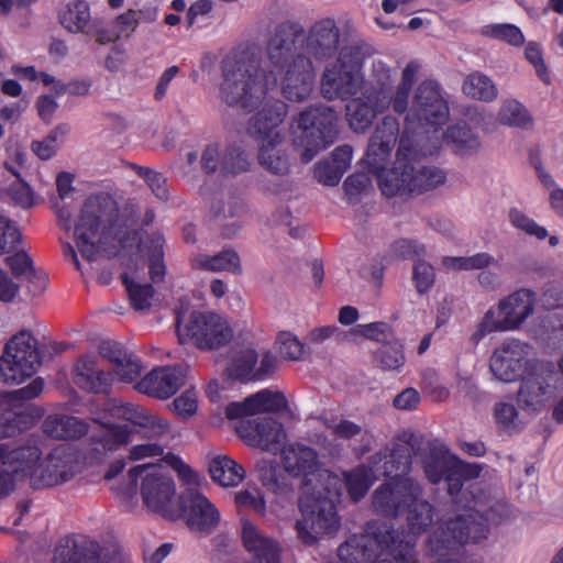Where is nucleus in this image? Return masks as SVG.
<instances>
[{
	"instance_id": "f257e3e1",
	"label": "nucleus",
	"mask_w": 563,
	"mask_h": 563,
	"mask_svg": "<svg viewBox=\"0 0 563 563\" xmlns=\"http://www.w3.org/2000/svg\"><path fill=\"white\" fill-rule=\"evenodd\" d=\"M298 42L299 37L290 30H276L266 47L268 68L261 67L260 55L254 49H243L225 57L219 86L221 101L251 112L269 102L268 96L278 85L289 101L308 99L316 74L311 60L297 52Z\"/></svg>"
},
{
	"instance_id": "f03ea898",
	"label": "nucleus",
	"mask_w": 563,
	"mask_h": 563,
	"mask_svg": "<svg viewBox=\"0 0 563 563\" xmlns=\"http://www.w3.org/2000/svg\"><path fill=\"white\" fill-rule=\"evenodd\" d=\"M422 487L411 477L382 484L373 494L374 510L385 517L406 514L407 532L391 523L371 520L363 532L351 536L338 549L341 563H417L418 538L432 525L434 507L421 498Z\"/></svg>"
},
{
	"instance_id": "7ed1b4c3",
	"label": "nucleus",
	"mask_w": 563,
	"mask_h": 563,
	"mask_svg": "<svg viewBox=\"0 0 563 563\" xmlns=\"http://www.w3.org/2000/svg\"><path fill=\"white\" fill-rule=\"evenodd\" d=\"M133 207L120 211L114 198L106 192L91 195L85 201L75 225L76 246L81 256L92 261L98 254L108 256L146 257L154 283L165 276L164 236L159 232L140 236L133 225Z\"/></svg>"
},
{
	"instance_id": "20e7f679",
	"label": "nucleus",
	"mask_w": 563,
	"mask_h": 563,
	"mask_svg": "<svg viewBox=\"0 0 563 563\" xmlns=\"http://www.w3.org/2000/svg\"><path fill=\"white\" fill-rule=\"evenodd\" d=\"M282 464L290 476L302 482L301 519L297 520L295 529L303 544L313 545L322 536L339 529L335 501L342 495V481L339 475L321 468L317 451L301 443L283 449Z\"/></svg>"
},
{
	"instance_id": "39448f33",
	"label": "nucleus",
	"mask_w": 563,
	"mask_h": 563,
	"mask_svg": "<svg viewBox=\"0 0 563 563\" xmlns=\"http://www.w3.org/2000/svg\"><path fill=\"white\" fill-rule=\"evenodd\" d=\"M398 132L397 119L390 115L385 117L372 135L366 152L367 164L377 175L378 187L387 198L409 195L407 161L411 154L407 153L409 151V132L407 130L400 137L395 166L390 169L382 168V164L396 144Z\"/></svg>"
},
{
	"instance_id": "423d86ee",
	"label": "nucleus",
	"mask_w": 563,
	"mask_h": 563,
	"mask_svg": "<svg viewBox=\"0 0 563 563\" xmlns=\"http://www.w3.org/2000/svg\"><path fill=\"white\" fill-rule=\"evenodd\" d=\"M421 438L412 432H404L390 446L373 455L368 465H360L351 472H344L342 489L346 487L352 499L364 497L372 484L384 476L399 479L411 468V454L418 455Z\"/></svg>"
},
{
	"instance_id": "0eeeda50",
	"label": "nucleus",
	"mask_w": 563,
	"mask_h": 563,
	"mask_svg": "<svg viewBox=\"0 0 563 563\" xmlns=\"http://www.w3.org/2000/svg\"><path fill=\"white\" fill-rule=\"evenodd\" d=\"M288 113L282 100L266 102L247 122V134L258 145V164L267 172L284 176L289 173L290 162L286 151V131L283 128Z\"/></svg>"
},
{
	"instance_id": "6e6552de",
	"label": "nucleus",
	"mask_w": 563,
	"mask_h": 563,
	"mask_svg": "<svg viewBox=\"0 0 563 563\" xmlns=\"http://www.w3.org/2000/svg\"><path fill=\"white\" fill-rule=\"evenodd\" d=\"M18 478L29 481L33 488H46L70 481L78 472V454L69 446L59 445L42 456L35 443L19 448L14 456Z\"/></svg>"
},
{
	"instance_id": "1a4fd4ad",
	"label": "nucleus",
	"mask_w": 563,
	"mask_h": 563,
	"mask_svg": "<svg viewBox=\"0 0 563 563\" xmlns=\"http://www.w3.org/2000/svg\"><path fill=\"white\" fill-rule=\"evenodd\" d=\"M536 294L521 288L504 297L496 307H490L476 324L470 341L477 345L494 332L516 331L534 312Z\"/></svg>"
},
{
	"instance_id": "9d476101",
	"label": "nucleus",
	"mask_w": 563,
	"mask_h": 563,
	"mask_svg": "<svg viewBox=\"0 0 563 563\" xmlns=\"http://www.w3.org/2000/svg\"><path fill=\"white\" fill-rule=\"evenodd\" d=\"M339 135L338 115L328 106L309 107L296 119L295 145L300 148L303 163L333 144Z\"/></svg>"
},
{
	"instance_id": "9b49d317",
	"label": "nucleus",
	"mask_w": 563,
	"mask_h": 563,
	"mask_svg": "<svg viewBox=\"0 0 563 563\" xmlns=\"http://www.w3.org/2000/svg\"><path fill=\"white\" fill-rule=\"evenodd\" d=\"M129 485L124 493L134 490L136 482L141 479V497L143 504L153 512L167 518H175L177 511L174 508L176 487L167 472L156 464H141L129 470Z\"/></svg>"
},
{
	"instance_id": "f8f14e48",
	"label": "nucleus",
	"mask_w": 563,
	"mask_h": 563,
	"mask_svg": "<svg viewBox=\"0 0 563 563\" xmlns=\"http://www.w3.org/2000/svg\"><path fill=\"white\" fill-rule=\"evenodd\" d=\"M358 47L344 46L335 63L329 64L321 76L320 91L328 100H345L354 96L364 84Z\"/></svg>"
},
{
	"instance_id": "ddd939ff",
	"label": "nucleus",
	"mask_w": 563,
	"mask_h": 563,
	"mask_svg": "<svg viewBox=\"0 0 563 563\" xmlns=\"http://www.w3.org/2000/svg\"><path fill=\"white\" fill-rule=\"evenodd\" d=\"M41 366L38 343L30 331H21L5 344L0 357V376L8 384H21Z\"/></svg>"
},
{
	"instance_id": "4468645a",
	"label": "nucleus",
	"mask_w": 563,
	"mask_h": 563,
	"mask_svg": "<svg viewBox=\"0 0 563 563\" xmlns=\"http://www.w3.org/2000/svg\"><path fill=\"white\" fill-rule=\"evenodd\" d=\"M176 322L179 341L191 340L201 350L219 349L233 336L228 321L214 312L192 311L188 320L177 313Z\"/></svg>"
},
{
	"instance_id": "2eb2a0df",
	"label": "nucleus",
	"mask_w": 563,
	"mask_h": 563,
	"mask_svg": "<svg viewBox=\"0 0 563 563\" xmlns=\"http://www.w3.org/2000/svg\"><path fill=\"white\" fill-rule=\"evenodd\" d=\"M449 114V106L442 95L440 85L434 80H423L415 91L412 106L406 117L407 129L415 121H418L421 126L438 128L446 123ZM432 131L428 130L426 134H432Z\"/></svg>"
},
{
	"instance_id": "dca6fc26",
	"label": "nucleus",
	"mask_w": 563,
	"mask_h": 563,
	"mask_svg": "<svg viewBox=\"0 0 563 563\" xmlns=\"http://www.w3.org/2000/svg\"><path fill=\"white\" fill-rule=\"evenodd\" d=\"M554 372L551 365L537 364L521 377L517 391L518 407L528 413L544 410L554 397Z\"/></svg>"
},
{
	"instance_id": "f3484780",
	"label": "nucleus",
	"mask_w": 563,
	"mask_h": 563,
	"mask_svg": "<svg viewBox=\"0 0 563 563\" xmlns=\"http://www.w3.org/2000/svg\"><path fill=\"white\" fill-rule=\"evenodd\" d=\"M531 351L529 344L519 340L504 341L489 358L490 372L500 382H516L537 365L530 358Z\"/></svg>"
},
{
	"instance_id": "a211bd4d",
	"label": "nucleus",
	"mask_w": 563,
	"mask_h": 563,
	"mask_svg": "<svg viewBox=\"0 0 563 563\" xmlns=\"http://www.w3.org/2000/svg\"><path fill=\"white\" fill-rule=\"evenodd\" d=\"M427 150L428 146L423 135L416 134L415 139L409 136V151H407L411 154L407 161L409 194H420L434 189L443 185L446 179L445 173L439 167L420 164L418 158L427 156L428 154H423Z\"/></svg>"
},
{
	"instance_id": "6ab92c4d",
	"label": "nucleus",
	"mask_w": 563,
	"mask_h": 563,
	"mask_svg": "<svg viewBox=\"0 0 563 563\" xmlns=\"http://www.w3.org/2000/svg\"><path fill=\"white\" fill-rule=\"evenodd\" d=\"M234 428L247 445L272 453L279 451L286 439L282 423L273 418L240 419Z\"/></svg>"
},
{
	"instance_id": "aec40b11",
	"label": "nucleus",
	"mask_w": 563,
	"mask_h": 563,
	"mask_svg": "<svg viewBox=\"0 0 563 563\" xmlns=\"http://www.w3.org/2000/svg\"><path fill=\"white\" fill-rule=\"evenodd\" d=\"M419 134L426 137V143H430L423 154H434L442 144L449 145L456 155L462 157L475 155L481 148L478 136L462 124L452 125L444 133L434 128L431 135Z\"/></svg>"
},
{
	"instance_id": "412c9836",
	"label": "nucleus",
	"mask_w": 563,
	"mask_h": 563,
	"mask_svg": "<svg viewBox=\"0 0 563 563\" xmlns=\"http://www.w3.org/2000/svg\"><path fill=\"white\" fill-rule=\"evenodd\" d=\"M188 527L202 534L211 533L220 521V512L202 494L188 489L181 497Z\"/></svg>"
},
{
	"instance_id": "4be33fe9",
	"label": "nucleus",
	"mask_w": 563,
	"mask_h": 563,
	"mask_svg": "<svg viewBox=\"0 0 563 563\" xmlns=\"http://www.w3.org/2000/svg\"><path fill=\"white\" fill-rule=\"evenodd\" d=\"M99 354L111 365L109 373L112 376V383L114 380L125 384L139 382L143 366L140 360L122 344L104 341L99 345Z\"/></svg>"
},
{
	"instance_id": "5701e85b",
	"label": "nucleus",
	"mask_w": 563,
	"mask_h": 563,
	"mask_svg": "<svg viewBox=\"0 0 563 563\" xmlns=\"http://www.w3.org/2000/svg\"><path fill=\"white\" fill-rule=\"evenodd\" d=\"M186 368L183 366H163L153 368L135 383L134 388L143 394L166 399L184 384Z\"/></svg>"
},
{
	"instance_id": "b1692460",
	"label": "nucleus",
	"mask_w": 563,
	"mask_h": 563,
	"mask_svg": "<svg viewBox=\"0 0 563 563\" xmlns=\"http://www.w3.org/2000/svg\"><path fill=\"white\" fill-rule=\"evenodd\" d=\"M287 406L285 396L279 391L263 389L241 402H231L225 409L229 419H246L245 417L262 412H278Z\"/></svg>"
},
{
	"instance_id": "393cba45",
	"label": "nucleus",
	"mask_w": 563,
	"mask_h": 563,
	"mask_svg": "<svg viewBox=\"0 0 563 563\" xmlns=\"http://www.w3.org/2000/svg\"><path fill=\"white\" fill-rule=\"evenodd\" d=\"M241 538L254 563H280V547L277 541L265 536L253 522L243 521Z\"/></svg>"
},
{
	"instance_id": "a878e982",
	"label": "nucleus",
	"mask_w": 563,
	"mask_h": 563,
	"mask_svg": "<svg viewBox=\"0 0 563 563\" xmlns=\"http://www.w3.org/2000/svg\"><path fill=\"white\" fill-rule=\"evenodd\" d=\"M389 101L384 95L373 97L363 92L362 97L351 100L346 104V118L355 132L366 131L373 123L377 113L389 108Z\"/></svg>"
},
{
	"instance_id": "bb28decb",
	"label": "nucleus",
	"mask_w": 563,
	"mask_h": 563,
	"mask_svg": "<svg viewBox=\"0 0 563 563\" xmlns=\"http://www.w3.org/2000/svg\"><path fill=\"white\" fill-rule=\"evenodd\" d=\"M340 31L335 22L324 19L317 22L306 38V51L316 59H325L336 53Z\"/></svg>"
},
{
	"instance_id": "cd10ccee",
	"label": "nucleus",
	"mask_w": 563,
	"mask_h": 563,
	"mask_svg": "<svg viewBox=\"0 0 563 563\" xmlns=\"http://www.w3.org/2000/svg\"><path fill=\"white\" fill-rule=\"evenodd\" d=\"M100 429L93 431L90 435L93 450L106 454L114 452L131 442L133 431L125 424H119L111 421L108 415L96 420Z\"/></svg>"
},
{
	"instance_id": "c85d7f7f",
	"label": "nucleus",
	"mask_w": 563,
	"mask_h": 563,
	"mask_svg": "<svg viewBox=\"0 0 563 563\" xmlns=\"http://www.w3.org/2000/svg\"><path fill=\"white\" fill-rule=\"evenodd\" d=\"M74 382L85 390L107 393L112 385V376L98 366L96 356L84 355L74 366Z\"/></svg>"
},
{
	"instance_id": "c756f323",
	"label": "nucleus",
	"mask_w": 563,
	"mask_h": 563,
	"mask_svg": "<svg viewBox=\"0 0 563 563\" xmlns=\"http://www.w3.org/2000/svg\"><path fill=\"white\" fill-rule=\"evenodd\" d=\"M57 21L70 34H90L92 22L90 5L86 0H70L57 9Z\"/></svg>"
},
{
	"instance_id": "7c9ffc66",
	"label": "nucleus",
	"mask_w": 563,
	"mask_h": 563,
	"mask_svg": "<svg viewBox=\"0 0 563 563\" xmlns=\"http://www.w3.org/2000/svg\"><path fill=\"white\" fill-rule=\"evenodd\" d=\"M43 430L55 439L76 440L88 433V424L74 416L51 415L45 419Z\"/></svg>"
},
{
	"instance_id": "2f4dec72",
	"label": "nucleus",
	"mask_w": 563,
	"mask_h": 563,
	"mask_svg": "<svg viewBox=\"0 0 563 563\" xmlns=\"http://www.w3.org/2000/svg\"><path fill=\"white\" fill-rule=\"evenodd\" d=\"M99 545L97 542L82 539L67 540L66 545L59 547L54 556V563H98Z\"/></svg>"
},
{
	"instance_id": "473e14b6",
	"label": "nucleus",
	"mask_w": 563,
	"mask_h": 563,
	"mask_svg": "<svg viewBox=\"0 0 563 563\" xmlns=\"http://www.w3.org/2000/svg\"><path fill=\"white\" fill-rule=\"evenodd\" d=\"M420 70L421 64L417 60L409 62L402 69L395 93L390 95L389 107L391 106L394 112L404 114L408 110L412 87L417 81Z\"/></svg>"
},
{
	"instance_id": "72a5a7b5",
	"label": "nucleus",
	"mask_w": 563,
	"mask_h": 563,
	"mask_svg": "<svg viewBox=\"0 0 563 563\" xmlns=\"http://www.w3.org/2000/svg\"><path fill=\"white\" fill-rule=\"evenodd\" d=\"M194 268L210 272H230L233 274L241 273L240 257L233 250H223L222 252L210 256L207 254H197L191 258Z\"/></svg>"
},
{
	"instance_id": "f704fd0d",
	"label": "nucleus",
	"mask_w": 563,
	"mask_h": 563,
	"mask_svg": "<svg viewBox=\"0 0 563 563\" xmlns=\"http://www.w3.org/2000/svg\"><path fill=\"white\" fill-rule=\"evenodd\" d=\"M209 472L212 479L224 487L236 486L245 477L243 466L227 455L214 456L209 464Z\"/></svg>"
},
{
	"instance_id": "c9c22d12",
	"label": "nucleus",
	"mask_w": 563,
	"mask_h": 563,
	"mask_svg": "<svg viewBox=\"0 0 563 563\" xmlns=\"http://www.w3.org/2000/svg\"><path fill=\"white\" fill-rule=\"evenodd\" d=\"M463 92L475 100L490 102L498 96L494 81L479 71L467 75L462 85Z\"/></svg>"
},
{
	"instance_id": "e433bc0d",
	"label": "nucleus",
	"mask_w": 563,
	"mask_h": 563,
	"mask_svg": "<svg viewBox=\"0 0 563 563\" xmlns=\"http://www.w3.org/2000/svg\"><path fill=\"white\" fill-rule=\"evenodd\" d=\"M481 466L475 463H466L461 460H453L451 467L443 475L448 484V492L451 496L460 493L464 479L475 478L481 473Z\"/></svg>"
},
{
	"instance_id": "4c0bfd02",
	"label": "nucleus",
	"mask_w": 563,
	"mask_h": 563,
	"mask_svg": "<svg viewBox=\"0 0 563 563\" xmlns=\"http://www.w3.org/2000/svg\"><path fill=\"white\" fill-rule=\"evenodd\" d=\"M32 422L29 408L24 405L0 412V439L13 437Z\"/></svg>"
},
{
	"instance_id": "58836bf2",
	"label": "nucleus",
	"mask_w": 563,
	"mask_h": 563,
	"mask_svg": "<svg viewBox=\"0 0 563 563\" xmlns=\"http://www.w3.org/2000/svg\"><path fill=\"white\" fill-rule=\"evenodd\" d=\"M497 120L500 124L514 128H527L532 123L529 111L516 99L503 101L497 113Z\"/></svg>"
},
{
	"instance_id": "ea45409f",
	"label": "nucleus",
	"mask_w": 563,
	"mask_h": 563,
	"mask_svg": "<svg viewBox=\"0 0 563 563\" xmlns=\"http://www.w3.org/2000/svg\"><path fill=\"white\" fill-rule=\"evenodd\" d=\"M69 131L70 126L67 123L56 125L43 140L32 142L33 153L43 161L49 159L56 154L59 144Z\"/></svg>"
},
{
	"instance_id": "a19ab883",
	"label": "nucleus",
	"mask_w": 563,
	"mask_h": 563,
	"mask_svg": "<svg viewBox=\"0 0 563 563\" xmlns=\"http://www.w3.org/2000/svg\"><path fill=\"white\" fill-rule=\"evenodd\" d=\"M147 409L135 404L122 402L113 399L104 405V413L110 418L124 420L140 427L144 420Z\"/></svg>"
},
{
	"instance_id": "79ce46f5",
	"label": "nucleus",
	"mask_w": 563,
	"mask_h": 563,
	"mask_svg": "<svg viewBox=\"0 0 563 563\" xmlns=\"http://www.w3.org/2000/svg\"><path fill=\"white\" fill-rule=\"evenodd\" d=\"M393 84V70L382 60H375L372 65L369 87L364 92L374 98L384 95L390 100V87Z\"/></svg>"
},
{
	"instance_id": "37998d69",
	"label": "nucleus",
	"mask_w": 563,
	"mask_h": 563,
	"mask_svg": "<svg viewBox=\"0 0 563 563\" xmlns=\"http://www.w3.org/2000/svg\"><path fill=\"white\" fill-rule=\"evenodd\" d=\"M388 325L385 322H372L367 324H357L351 328L349 331L340 333V340L342 342L357 343L362 339H368L373 341H383L386 339Z\"/></svg>"
},
{
	"instance_id": "c03bdc74",
	"label": "nucleus",
	"mask_w": 563,
	"mask_h": 563,
	"mask_svg": "<svg viewBox=\"0 0 563 563\" xmlns=\"http://www.w3.org/2000/svg\"><path fill=\"white\" fill-rule=\"evenodd\" d=\"M123 284L129 294L131 303L135 310H146L151 307L154 297V289L150 284L137 283L128 273L122 275Z\"/></svg>"
},
{
	"instance_id": "a18cd8bd",
	"label": "nucleus",
	"mask_w": 563,
	"mask_h": 563,
	"mask_svg": "<svg viewBox=\"0 0 563 563\" xmlns=\"http://www.w3.org/2000/svg\"><path fill=\"white\" fill-rule=\"evenodd\" d=\"M258 354L254 349L246 347L239 351L233 357L230 366L228 367L229 375L238 379H253L255 364L257 363Z\"/></svg>"
},
{
	"instance_id": "49530a36",
	"label": "nucleus",
	"mask_w": 563,
	"mask_h": 563,
	"mask_svg": "<svg viewBox=\"0 0 563 563\" xmlns=\"http://www.w3.org/2000/svg\"><path fill=\"white\" fill-rule=\"evenodd\" d=\"M482 35L505 42L512 46H520L525 42L521 30L509 23L487 24L482 27Z\"/></svg>"
},
{
	"instance_id": "de8ad7c7",
	"label": "nucleus",
	"mask_w": 563,
	"mask_h": 563,
	"mask_svg": "<svg viewBox=\"0 0 563 563\" xmlns=\"http://www.w3.org/2000/svg\"><path fill=\"white\" fill-rule=\"evenodd\" d=\"M343 187L345 198L351 205L360 202L361 199L368 195L373 189L372 179L364 173H357L349 176L345 179Z\"/></svg>"
},
{
	"instance_id": "09e8293b",
	"label": "nucleus",
	"mask_w": 563,
	"mask_h": 563,
	"mask_svg": "<svg viewBox=\"0 0 563 563\" xmlns=\"http://www.w3.org/2000/svg\"><path fill=\"white\" fill-rule=\"evenodd\" d=\"M235 504L240 511H250L258 516L266 512V503L262 492L252 487L235 494Z\"/></svg>"
},
{
	"instance_id": "8fccbe9b",
	"label": "nucleus",
	"mask_w": 563,
	"mask_h": 563,
	"mask_svg": "<svg viewBox=\"0 0 563 563\" xmlns=\"http://www.w3.org/2000/svg\"><path fill=\"white\" fill-rule=\"evenodd\" d=\"M5 168L13 174L18 180L10 188H8V197L15 205L22 208H30L34 203V195L31 187L22 179H20L19 170L10 163L4 164Z\"/></svg>"
},
{
	"instance_id": "3c124183",
	"label": "nucleus",
	"mask_w": 563,
	"mask_h": 563,
	"mask_svg": "<svg viewBox=\"0 0 563 563\" xmlns=\"http://www.w3.org/2000/svg\"><path fill=\"white\" fill-rule=\"evenodd\" d=\"M375 360L384 371H399L405 364V355L400 344L383 345L375 353Z\"/></svg>"
},
{
	"instance_id": "603ef678",
	"label": "nucleus",
	"mask_w": 563,
	"mask_h": 563,
	"mask_svg": "<svg viewBox=\"0 0 563 563\" xmlns=\"http://www.w3.org/2000/svg\"><path fill=\"white\" fill-rule=\"evenodd\" d=\"M276 346L280 356L288 361H299L303 357L305 345L291 332H280L276 338Z\"/></svg>"
},
{
	"instance_id": "864d4df0",
	"label": "nucleus",
	"mask_w": 563,
	"mask_h": 563,
	"mask_svg": "<svg viewBox=\"0 0 563 563\" xmlns=\"http://www.w3.org/2000/svg\"><path fill=\"white\" fill-rule=\"evenodd\" d=\"M22 241V234L16 223L4 216H0V255L16 250Z\"/></svg>"
},
{
	"instance_id": "5fc2aeb1",
	"label": "nucleus",
	"mask_w": 563,
	"mask_h": 563,
	"mask_svg": "<svg viewBox=\"0 0 563 563\" xmlns=\"http://www.w3.org/2000/svg\"><path fill=\"white\" fill-rule=\"evenodd\" d=\"M412 283L418 294L424 295L429 292L435 283L433 266L426 261H417L412 267Z\"/></svg>"
},
{
	"instance_id": "6e6d98bb",
	"label": "nucleus",
	"mask_w": 563,
	"mask_h": 563,
	"mask_svg": "<svg viewBox=\"0 0 563 563\" xmlns=\"http://www.w3.org/2000/svg\"><path fill=\"white\" fill-rule=\"evenodd\" d=\"M453 460H456L453 456H449L443 453H430V455L424 461V473L428 477V479L435 484L441 481L443 475L448 472V470L451 467V462Z\"/></svg>"
},
{
	"instance_id": "4d7b16f0",
	"label": "nucleus",
	"mask_w": 563,
	"mask_h": 563,
	"mask_svg": "<svg viewBox=\"0 0 563 563\" xmlns=\"http://www.w3.org/2000/svg\"><path fill=\"white\" fill-rule=\"evenodd\" d=\"M509 222L522 232L543 240L548 236L545 228L539 225L533 219L529 218L522 211L514 208L508 213Z\"/></svg>"
},
{
	"instance_id": "13d9d810",
	"label": "nucleus",
	"mask_w": 563,
	"mask_h": 563,
	"mask_svg": "<svg viewBox=\"0 0 563 563\" xmlns=\"http://www.w3.org/2000/svg\"><path fill=\"white\" fill-rule=\"evenodd\" d=\"M250 168L247 155L239 148L228 150L221 157V173L224 175H238Z\"/></svg>"
},
{
	"instance_id": "bf43d9fd",
	"label": "nucleus",
	"mask_w": 563,
	"mask_h": 563,
	"mask_svg": "<svg viewBox=\"0 0 563 563\" xmlns=\"http://www.w3.org/2000/svg\"><path fill=\"white\" fill-rule=\"evenodd\" d=\"M140 428L142 429L144 435L153 439H163L164 437H167L172 433L170 422L164 417L155 415L151 411H147Z\"/></svg>"
},
{
	"instance_id": "052dcab7",
	"label": "nucleus",
	"mask_w": 563,
	"mask_h": 563,
	"mask_svg": "<svg viewBox=\"0 0 563 563\" xmlns=\"http://www.w3.org/2000/svg\"><path fill=\"white\" fill-rule=\"evenodd\" d=\"M133 169L141 178H143L146 181L152 192L158 199L165 200L167 198L168 189L166 178L161 173L139 165H134Z\"/></svg>"
},
{
	"instance_id": "680f3d73",
	"label": "nucleus",
	"mask_w": 563,
	"mask_h": 563,
	"mask_svg": "<svg viewBox=\"0 0 563 563\" xmlns=\"http://www.w3.org/2000/svg\"><path fill=\"white\" fill-rule=\"evenodd\" d=\"M538 176L549 194V202L552 210L563 218V188H560L553 177L544 170H538Z\"/></svg>"
},
{
	"instance_id": "e2e57ef3",
	"label": "nucleus",
	"mask_w": 563,
	"mask_h": 563,
	"mask_svg": "<svg viewBox=\"0 0 563 563\" xmlns=\"http://www.w3.org/2000/svg\"><path fill=\"white\" fill-rule=\"evenodd\" d=\"M5 264L10 267L15 279L31 277L35 272L30 256L24 251L15 252L13 255L8 256Z\"/></svg>"
},
{
	"instance_id": "0e129e2a",
	"label": "nucleus",
	"mask_w": 563,
	"mask_h": 563,
	"mask_svg": "<svg viewBox=\"0 0 563 563\" xmlns=\"http://www.w3.org/2000/svg\"><path fill=\"white\" fill-rule=\"evenodd\" d=\"M173 410L183 419L192 417L198 409V396L196 390L188 389L174 399Z\"/></svg>"
},
{
	"instance_id": "69168bd1",
	"label": "nucleus",
	"mask_w": 563,
	"mask_h": 563,
	"mask_svg": "<svg viewBox=\"0 0 563 563\" xmlns=\"http://www.w3.org/2000/svg\"><path fill=\"white\" fill-rule=\"evenodd\" d=\"M343 174L342 169H339L336 165H333L330 161L319 162L314 166L316 179L325 186L338 185Z\"/></svg>"
},
{
	"instance_id": "338daca9",
	"label": "nucleus",
	"mask_w": 563,
	"mask_h": 563,
	"mask_svg": "<svg viewBox=\"0 0 563 563\" xmlns=\"http://www.w3.org/2000/svg\"><path fill=\"white\" fill-rule=\"evenodd\" d=\"M390 252L398 258H410L424 255L426 249L415 240L399 239L391 244Z\"/></svg>"
},
{
	"instance_id": "774afa93",
	"label": "nucleus",
	"mask_w": 563,
	"mask_h": 563,
	"mask_svg": "<svg viewBox=\"0 0 563 563\" xmlns=\"http://www.w3.org/2000/svg\"><path fill=\"white\" fill-rule=\"evenodd\" d=\"M525 55H526L527 60L531 65H533L539 78L542 81L549 84L550 78H549V75L547 71V67H545V64L543 60L542 51H541L540 46L534 42L528 43L526 46V49H525Z\"/></svg>"
}]
</instances>
